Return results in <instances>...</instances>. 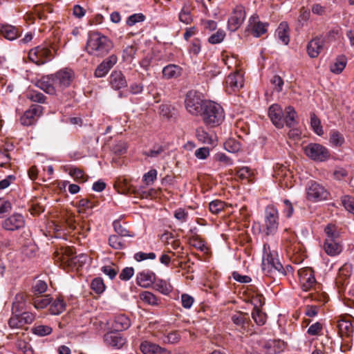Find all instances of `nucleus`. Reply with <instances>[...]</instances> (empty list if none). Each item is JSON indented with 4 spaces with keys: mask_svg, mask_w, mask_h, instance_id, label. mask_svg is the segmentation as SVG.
Here are the masks:
<instances>
[{
    "mask_svg": "<svg viewBox=\"0 0 354 354\" xmlns=\"http://www.w3.org/2000/svg\"><path fill=\"white\" fill-rule=\"evenodd\" d=\"M113 48L112 41L99 32H90L88 35L86 51L91 55L104 57Z\"/></svg>",
    "mask_w": 354,
    "mask_h": 354,
    "instance_id": "1",
    "label": "nucleus"
},
{
    "mask_svg": "<svg viewBox=\"0 0 354 354\" xmlns=\"http://www.w3.org/2000/svg\"><path fill=\"white\" fill-rule=\"evenodd\" d=\"M204 123L214 127L220 125L225 118L224 110L222 106L212 101H206L201 114Z\"/></svg>",
    "mask_w": 354,
    "mask_h": 354,
    "instance_id": "2",
    "label": "nucleus"
},
{
    "mask_svg": "<svg viewBox=\"0 0 354 354\" xmlns=\"http://www.w3.org/2000/svg\"><path fill=\"white\" fill-rule=\"evenodd\" d=\"M262 269L266 274L277 272L284 276L286 274V269L278 259L277 252L271 251L270 246L267 244L263 245Z\"/></svg>",
    "mask_w": 354,
    "mask_h": 354,
    "instance_id": "3",
    "label": "nucleus"
},
{
    "mask_svg": "<svg viewBox=\"0 0 354 354\" xmlns=\"http://www.w3.org/2000/svg\"><path fill=\"white\" fill-rule=\"evenodd\" d=\"M283 246L290 257L295 256V261H301L303 260L302 245L297 241V236L294 233L286 232L283 237Z\"/></svg>",
    "mask_w": 354,
    "mask_h": 354,
    "instance_id": "4",
    "label": "nucleus"
},
{
    "mask_svg": "<svg viewBox=\"0 0 354 354\" xmlns=\"http://www.w3.org/2000/svg\"><path fill=\"white\" fill-rule=\"evenodd\" d=\"M305 155L317 162H324L330 158L329 150L318 143H310L304 147Z\"/></svg>",
    "mask_w": 354,
    "mask_h": 354,
    "instance_id": "5",
    "label": "nucleus"
},
{
    "mask_svg": "<svg viewBox=\"0 0 354 354\" xmlns=\"http://www.w3.org/2000/svg\"><path fill=\"white\" fill-rule=\"evenodd\" d=\"M205 102L196 91H190L187 93L185 100L186 110L193 115H201Z\"/></svg>",
    "mask_w": 354,
    "mask_h": 354,
    "instance_id": "6",
    "label": "nucleus"
},
{
    "mask_svg": "<svg viewBox=\"0 0 354 354\" xmlns=\"http://www.w3.org/2000/svg\"><path fill=\"white\" fill-rule=\"evenodd\" d=\"M279 213L277 208L272 205L266 209L265 223L263 231L266 235L274 234L279 226Z\"/></svg>",
    "mask_w": 354,
    "mask_h": 354,
    "instance_id": "7",
    "label": "nucleus"
},
{
    "mask_svg": "<svg viewBox=\"0 0 354 354\" xmlns=\"http://www.w3.org/2000/svg\"><path fill=\"white\" fill-rule=\"evenodd\" d=\"M52 52L46 46H38L30 50L28 53V59L32 63L40 66L51 59Z\"/></svg>",
    "mask_w": 354,
    "mask_h": 354,
    "instance_id": "8",
    "label": "nucleus"
},
{
    "mask_svg": "<svg viewBox=\"0 0 354 354\" xmlns=\"http://www.w3.org/2000/svg\"><path fill=\"white\" fill-rule=\"evenodd\" d=\"M307 198L308 200L317 202L328 198V192L324 186L317 182L311 181L306 188Z\"/></svg>",
    "mask_w": 354,
    "mask_h": 354,
    "instance_id": "9",
    "label": "nucleus"
},
{
    "mask_svg": "<svg viewBox=\"0 0 354 354\" xmlns=\"http://www.w3.org/2000/svg\"><path fill=\"white\" fill-rule=\"evenodd\" d=\"M53 75L59 91L69 86L75 78L74 72L68 68L61 69Z\"/></svg>",
    "mask_w": 354,
    "mask_h": 354,
    "instance_id": "10",
    "label": "nucleus"
},
{
    "mask_svg": "<svg viewBox=\"0 0 354 354\" xmlns=\"http://www.w3.org/2000/svg\"><path fill=\"white\" fill-rule=\"evenodd\" d=\"M245 18V10L243 6H236L232 10L227 21V27L230 31L234 32L239 29Z\"/></svg>",
    "mask_w": 354,
    "mask_h": 354,
    "instance_id": "11",
    "label": "nucleus"
},
{
    "mask_svg": "<svg viewBox=\"0 0 354 354\" xmlns=\"http://www.w3.org/2000/svg\"><path fill=\"white\" fill-rule=\"evenodd\" d=\"M88 257L85 254H80L79 255H74L72 248H66L63 254L62 261L67 263L70 266H75L79 268L83 266L88 261Z\"/></svg>",
    "mask_w": 354,
    "mask_h": 354,
    "instance_id": "12",
    "label": "nucleus"
},
{
    "mask_svg": "<svg viewBox=\"0 0 354 354\" xmlns=\"http://www.w3.org/2000/svg\"><path fill=\"white\" fill-rule=\"evenodd\" d=\"M299 282L304 291L310 290L316 285L313 270L310 268H304L298 270Z\"/></svg>",
    "mask_w": 354,
    "mask_h": 354,
    "instance_id": "13",
    "label": "nucleus"
},
{
    "mask_svg": "<svg viewBox=\"0 0 354 354\" xmlns=\"http://www.w3.org/2000/svg\"><path fill=\"white\" fill-rule=\"evenodd\" d=\"M42 112V107L40 105L32 104L26 110L20 118V122L23 126H30L34 124L37 119Z\"/></svg>",
    "mask_w": 354,
    "mask_h": 354,
    "instance_id": "14",
    "label": "nucleus"
},
{
    "mask_svg": "<svg viewBox=\"0 0 354 354\" xmlns=\"http://www.w3.org/2000/svg\"><path fill=\"white\" fill-rule=\"evenodd\" d=\"M243 75L240 71L230 74L226 78V91L229 93L238 91L243 86Z\"/></svg>",
    "mask_w": 354,
    "mask_h": 354,
    "instance_id": "15",
    "label": "nucleus"
},
{
    "mask_svg": "<svg viewBox=\"0 0 354 354\" xmlns=\"http://www.w3.org/2000/svg\"><path fill=\"white\" fill-rule=\"evenodd\" d=\"M253 301L255 303V306L252 313V317L254 322L259 326H263L266 322V315L263 313L261 310L258 307L261 306L264 304V298L262 295H257L254 299Z\"/></svg>",
    "mask_w": 354,
    "mask_h": 354,
    "instance_id": "16",
    "label": "nucleus"
},
{
    "mask_svg": "<svg viewBox=\"0 0 354 354\" xmlns=\"http://www.w3.org/2000/svg\"><path fill=\"white\" fill-rule=\"evenodd\" d=\"M25 220L24 216L19 214H13L5 219L2 223V227L8 231H15L24 227Z\"/></svg>",
    "mask_w": 354,
    "mask_h": 354,
    "instance_id": "17",
    "label": "nucleus"
},
{
    "mask_svg": "<svg viewBox=\"0 0 354 354\" xmlns=\"http://www.w3.org/2000/svg\"><path fill=\"white\" fill-rule=\"evenodd\" d=\"M268 115L272 124L277 128H282L284 126V111L282 108L277 104L269 107Z\"/></svg>",
    "mask_w": 354,
    "mask_h": 354,
    "instance_id": "18",
    "label": "nucleus"
},
{
    "mask_svg": "<svg viewBox=\"0 0 354 354\" xmlns=\"http://www.w3.org/2000/svg\"><path fill=\"white\" fill-rule=\"evenodd\" d=\"M36 85L49 95H55L59 91L53 74L42 77L37 81Z\"/></svg>",
    "mask_w": 354,
    "mask_h": 354,
    "instance_id": "19",
    "label": "nucleus"
},
{
    "mask_svg": "<svg viewBox=\"0 0 354 354\" xmlns=\"http://www.w3.org/2000/svg\"><path fill=\"white\" fill-rule=\"evenodd\" d=\"M118 58L116 55H111L105 59L101 64L96 68L94 75L96 77H104L111 68L117 63Z\"/></svg>",
    "mask_w": 354,
    "mask_h": 354,
    "instance_id": "20",
    "label": "nucleus"
},
{
    "mask_svg": "<svg viewBox=\"0 0 354 354\" xmlns=\"http://www.w3.org/2000/svg\"><path fill=\"white\" fill-rule=\"evenodd\" d=\"M267 26L268 24L260 21L257 15H252L249 19L248 27L251 30L252 34L256 37H259L265 34L267 31Z\"/></svg>",
    "mask_w": 354,
    "mask_h": 354,
    "instance_id": "21",
    "label": "nucleus"
},
{
    "mask_svg": "<svg viewBox=\"0 0 354 354\" xmlns=\"http://www.w3.org/2000/svg\"><path fill=\"white\" fill-rule=\"evenodd\" d=\"M285 342L280 339H270L265 342L263 349L265 354H278L285 348Z\"/></svg>",
    "mask_w": 354,
    "mask_h": 354,
    "instance_id": "22",
    "label": "nucleus"
},
{
    "mask_svg": "<svg viewBox=\"0 0 354 354\" xmlns=\"http://www.w3.org/2000/svg\"><path fill=\"white\" fill-rule=\"evenodd\" d=\"M140 350L143 354H171L169 350L148 341L141 343Z\"/></svg>",
    "mask_w": 354,
    "mask_h": 354,
    "instance_id": "23",
    "label": "nucleus"
},
{
    "mask_svg": "<svg viewBox=\"0 0 354 354\" xmlns=\"http://www.w3.org/2000/svg\"><path fill=\"white\" fill-rule=\"evenodd\" d=\"M324 45V40L321 37H316L312 39L307 46V52L310 57H318L322 51Z\"/></svg>",
    "mask_w": 354,
    "mask_h": 354,
    "instance_id": "24",
    "label": "nucleus"
},
{
    "mask_svg": "<svg viewBox=\"0 0 354 354\" xmlns=\"http://www.w3.org/2000/svg\"><path fill=\"white\" fill-rule=\"evenodd\" d=\"M109 83L111 87L115 90L126 87L127 85L124 75L119 71H113L111 73L109 77Z\"/></svg>",
    "mask_w": 354,
    "mask_h": 354,
    "instance_id": "25",
    "label": "nucleus"
},
{
    "mask_svg": "<svg viewBox=\"0 0 354 354\" xmlns=\"http://www.w3.org/2000/svg\"><path fill=\"white\" fill-rule=\"evenodd\" d=\"M137 283L143 288L150 287L156 281V275L151 271H142L137 274Z\"/></svg>",
    "mask_w": 354,
    "mask_h": 354,
    "instance_id": "26",
    "label": "nucleus"
},
{
    "mask_svg": "<svg viewBox=\"0 0 354 354\" xmlns=\"http://www.w3.org/2000/svg\"><path fill=\"white\" fill-rule=\"evenodd\" d=\"M115 187L118 189V192L122 194H130L132 193L138 194V192L132 187L129 181L123 177L118 178Z\"/></svg>",
    "mask_w": 354,
    "mask_h": 354,
    "instance_id": "27",
    "label": "nucleus"
},
{
    "mask_svg": "<svg viewBox=\"0 0 354 354\" xmlns=\"http://www.w3.org/2000/svg\"><path fill=\"white\" fill-rule=\"evenodd\" d=\"M131 326L129 318L124 315H118L114 317L112 328L116 331H123Z\"/></svg>",
    "mask_w": 354,
    "mask_h": 354,
    "instance_id": "28",
    "label": "nucleus"
},
{
    "mask_svg": "<svg viewBox=\"0 0 354 354\" xmlns=\"http://www.w3.org/2000/svg\"><path fill=\"white\" fill-rule=\"evenodd\" d=\"M324 249L327 254L335 256L342 251V246L337 239H326Z\"/></svg>",
    "mask_w": 354,
    "mask_h": 354,
    "instance_id": "29",
    "label": "nucleus"
},
{
    "mask_svg": "<svg viewBox=\"0 0 354 354\" xmlns=\"http://www.w3.org/2000/svg\"><path fill=\"white\" fill-rule=\"evenodd\" d=\"M1 34L7 39L12 41L18 38L21 32L20 30L11 25H3L0 29Z\"/></svg>",
    "mask_w": 354,
    "mask_h": 354,
    "instance_id": "30",
    "label": "nucleus"
},
{
    "mask_svg": "<svg viewBox=\"0 0 354 354\" xmlns=\"http://www.w3.org/2000/svg\"><path fill=\"white\" fill-rule=\"evenodd\" d=\"M276 35L283 44L287 45L289 43V27L286 22H282L279 24L276 30Z\"/></svg>",
    "mask_w": 354,
    "mask_h": 354,
    "instance_id": "31",
    "label": "nucleus"
},
{
    "mask_svg": "<svg viewBox=\"0 0 354 354\" xmlns=\"http://www.w3.org/2000/svg\"><path fill=\"white\" fill-rule=\"evenodd\" d=\"M347 64V58L345 55H339L334 63L330 66V71L335 74L341 73L345 68Z\"/></svg>",
    "mask_w": 354,
    "mask_h": 354,
    "instance_id": "32",
    "label": "nucleus"
},
{
    "mask_svg": "<svg viewBox=\"0 0 354 354\" xmlns=\"http://www.w3.org/2000/svg\"><path fill=\"white\" fill-rule=\"evenodd\" d=\"M297 112L295 109L288 106L284 111V124L288 127H294L297 124Z\"/></svg>",
    "mask_w": 354,
    "mask_h": 354,
    "instance_id": "33",
    "label": "nucleus"
},
{
    "mask_svg": "<svg viewBox=\"0 0 354 354\" xmlns=\"http://www.w3.org/2000/svg\"><path fill=\"white\" fill-rule=\"evenodd\" d=\"M338 328L342 336L350 337L353 331L351 321L344 319L338 322Z\"/></svg>",
    "mask_w": 354,
    "mask_h": 354,
    "instance_id": "34",
    "label": "nucleus"
},
{
    "mask_svg": "<svg viewBox=\"0 0 354 354\" xmlns=\"http://www.w3.org/2000/svg\"><path fill=\"white\" fill-rule=\"evenodd\" d=\"M180 74V68L176 65L170 64L162 70V75L167 79L177 77Z\"/></svg>",
    "mask_w": 354,
    "mask_h": 354,
    "instance_id": "35",
    "label": "nucleus"
},
{
    "mask_svg": "<svg viewBox=\"0 0 354 354\" xmlns=\"http://www.w3.org/2000/svg\"><path fill=\"white\" fill-rule=\"evenodd\" d=\"M154 283L155 290L163 295H167L172 291L173 288L171 285L165 280L158 279Z\"/></svg>",
    "mask_w": 354,
    "mask_h": 354,
    "instance_id": "36",
    "label": "nucleus"
},
{
    "mask_svg": "<svg viewBox=\"0 0 354 354\" xmlns=\"http://www.w3.org/2000/svg\"><path fill=\"white\" fill-rule=\"evenodd\" d=\"M62 221L67 226L68 230H75L77 228L75 215L71 212H66L62 214Z\"/></svg>",
    "mask_w": 354,
    "mask_h": 354,
    "instance_id": "37",
    "label": "nucleus"
},
{
    "mask_svg": "<svg viewBox=\"0 0 354 354\" xmlns=\"http://www.w3.org/2000/svg\"><path fill=\"white\" fill-rule=\"evenodd\" d=\"M69 175L72 176L75 180L84 183L88 180V176L83 170L77 167H72L69 170Z\"/></svg>",
    "mask_w": 354,
    "mask_h": 354,
    "instance_id": "38",
    "label": "nucleus"
},
{
    "mask_svg": "<svg viewBox=\"0 0 354 354\" xmlns=\"http://www.w3.org/2000/svg\"><path fill=\"white\" fill-rule=\"evenodd\" d=\"M232 206L230 204H226L221 200L212 201L209 204V211L215 214H218L220 212L224 210L227 207Z\"/></svg>",
    "mask_w": 354,
    "mask_h": 354,
    "instance_id": "39",
    "label": "nucleus"
},
{
    "mask_svg": "<svg viewBox=\"0 0 354 354\" xmlns=\"http://www.w3.org/2000/svg\"><path fill=\"white\" fill-rule=\"evenodd\" d=\"M66 304L62 299H55L50 306V312L52 315H59L65 310Z\"/></svg>",
    "mask_w": 354,
    "mask_h": 354,
    "instance_id": "40",
    "label": "nucleus"
},
{
    "mask_svg": "<svg viewBox=\"0 0 354 354\" xmlns=\"http://www.w3.org/2000/svg\"><path fill=\"white\" fill-rule=\"evenodd\" d=\"M52 301L49 295L37 296L34 298L33 304L37 309H43L46 308Z\"/></svg>",
    "mask_w": 354,
    "mask_h": 354,
    "instance_id": "41",
    "label": "nucleus"
},
{
    "mask_svg": "<svg viewBox=\"0 0 354 354\" xmlns=\"http://www.w3.org/2000/svg\"><path fill=\"white\" fill-rule=\"evenodd\" d=\"M97 205V202L90 198H82L80 200L78 205V212L83 213L86 209H93Z\"/></svg>",
    "mask_w": 354,
    "mask_h": 354,
    "instance_id": "42",
    "label": "nucleus"
},
{
    "mask_svg": "<svg viewBox=\"0 0 354 354\" xmlns=\"http://www.w3.org/2000/svg\"><path fill=\"white\" fill-rule=\"evenodd\" d=\"M344 142L343 135L336 130H333L330 133V143L335 147H341Z\"/></svg>",
    "mask_w": 354,
    "mask_h": 354,
    "instance_id": "43",
    "label": "nucleus"
},
{
    "mask_svg": "<svg viewBox=\"0 0 354 354\" xmlns=\"http://www.w3.org/2000/svg\"><path fill=\"white\" fill-rule=\"evenodd\" d=\"M140 297L141 300L149 305L158 306L159 304L158 299L151 292L144 291L140 295Z\"/></svg>",
    "mask_w": 354,
    "mask_h": 354,
    "instance_id": "44",
    "label": "nucleus"
},
{
    "mask_svg": "<svg viewBox=\"0 0 354 354\" xmlns=\"http://www.w3.org/2000/svg\"><path fill=\"white\" fill-rule=\"evenodd\" d=\"M109 245L115 250H121L124 248V243L122 238L118 235H111L109 239Z\"/></svg>",
    "mask_w": 354,
    "mask_h": 354,
    "instance_id": "45",
    "label": "nucleus"
},
{
    "mask_svg": "<svg viewBox=\"0 0 354 354\" xmlns=\"http://www.w3.org/2000/svg\"><path fill=\"white\" fill-rule=\"evenodd\" d=\"M26 97L32 102L38 103H44L46 99L43 93L37 91H29L26 93Z\"/></svg>",
    "mask_w": 354,
    "mask_h": 354,
    "instance_id": "46",
    "label": "nucleus"
},
{
    "mask_svg": "<svg viewBox=\"0 0 354 354\" xmlns=\"http://www.w3.org/2000/svg\"><path fill=\"white\" fill-rule=\"evenodd\" d=\"M310 124L314 131L318 135L322 136L324 133L320 120L314 113L310 114Z\"/></svg>",
    "mask_w": 354,
    "mask_h": 354,
    "instance_id": "47",
    "label": "nucleus"
},
{
    "mask_svg": "<svg viewBox=\"0 0 354 354\" xmlns=\"http://www.w3.org/2000/svg\"><path fill=\"white\" fill-rule=\"evenodd\" d=\"M179 20L185 24H189L192 23L193 19L189 7L186 6H183L179 13Z\"/></svg>",
    "mask_w": 354,
    "mask_h": 354,
    "instance_id": "48",
    "label": "nucleus"
},
{
    "mask_svg": "<svg viewBox=\"0 0 354 354\" xmlns=\"http://www.w3.org/2000/svg\"><path fill=\"white\" fill-rule=\"evenodd\" d=\"M341 202L345 209L354 215V198L345 195L341 198Z\"/></svg>",
    "mask_w": 354,
    "mask_h": 354,
    "instance_id": "49",
    "label": "nucleus"
},
{
    "mask_svg": "<svg viewBox=\"0 0 354 354\" xmlns=\"http://www.w3.org/2000/svg\"><path fill=\"white\" fill-rule=\"evenodd\" d=\"M16 347L23 354H34V350L31 345L24 340H18L16 342Z\"/></svg>",
    "mask_w": 354,
    "mask_h": 354,
    "instance_id": "50",
    "label": "nucleus"
},
{
    "mask_svg": "<svg viewBox=\"0 0 354 354\" xmlns=\"http://www.w3.org/2000/svg\"><path fill=\"white\" fill-rule=\"evenodd\" d=\"M224 147L229 152L236 153L241 149V145L236 140L230 138L225 142Z\"/></svg>",
    "mask_w": 354,
    "mask_h": 354,
    "instance_id": "51",
    "label": "nucleus"
},
{
    "mask_svg": "<svg viewBox=\"0 0 354 354\" xmlns=\"http://www.w3.org/2000/svg\"><path fill=\"white\" fill-rule=\"evenodd\" d=\"M52 331V328L46 325H38L32 328V333L34 334L41 337L50 335Z\"/></svg>",
    "mask_w": 354,
    "mask_h": 354,
    "instance_id": "52",
    "label": "nucleus"
},
{
    "mask_svg": "<svg viewBox=\"0 0 354 354\" xmlns=\"http://www.w3.org/2000/svg\"><path fill=\"white\" fill-rule=\"evenodd\" d=\"M136 49L133 46H127L122 53V58L124 62H131L136 54Z\"/></svg>",
    "mask_w": 354,
    "mask_h": 354,
    "instance_id": "53",
    "label": "nucleus"
},
{
    "mask_svg": "<svg viewBox=\"0 0 354 354\" xmlns=\"http://www.w3.org/2000/svg\"><path fill=\"white\" fill-rule=\"evenodd\" d=\"M180 339V335L178 331H172L164 335L162 341L167 344H176Z\"/></svg>",
    "mask_w": 354,
    "mask_h": 354,
    "instance_id": "54",
    "label": "nucleus"
},
{
    "mask_svg": "<svg viewBox=\"0 0 354 354\" xmlns=\"http://www.w3.org/2000/svg\"><path fill=\"white\" fill-rule=\"evenodd\" d=\"M47 283L42 280L37 281L32 286V291L35 295H39L45 292L47 290Z\"/></svg>",
    "mask_w": 354,
    "mask_h": 354,
    "instance_id": "55",
    "label": "nucleus"
},
{
    "mask_svg": "<svg viewBox=\"0 0 354 354\" xmlns=\"http://www.w3.org/2000/svg\"><path fill=\"white\" fill-rule=\"evenodd\" d=\"M236 175L241 180H248L253 175V172L248 167L236 169Z\"/></svg>",
    "mask_w": 354,
    "mask_h": 354,
    "instance_id": "56",
    "label": "nucleus"
},
{
    "mask_svg": "<svg viewBox=\"0 0 354 354\" xmlns=\"http://www.w3.org/2000/svg\"><path fill=\"white\" fill-rule=\"evenodd\" d=\"M146 17L142 13H136L130 15L127 19V24L133 26L136 24L142 22L145 20Z\"/></svg>",
    "mask_w": 354,
    "mask_h": 354,
    "instance_id": "57",
    "label": "nucleus"
},
{
    "mask_svg": "<svg viewBox=\"0 0 354 354\" xmlns=\"http://www.w3.org/2000/svg\"><path fill=\"white\" fill-rule=\"evenodd\" d=\"M91 288L97 293H102L105 289L104 281L100 278H95L91 282Z\"/></svg>",
    "mask_w": 354,
    "mask_h": 354,
    "instance_id": "58",
    "label": "nucleus"
},
{
    "mask_svg": "<svg viewBox=\"0 0 354 354\" xmlns=\"http://www.w3.org/2000/svg\"><path fill=\"white\" fill-rule=\"evenodd\" d=\"M324 231L327 236L326 239H337L339 234L337 230V227L335 225H327L326 227H325Z\"/></svg>",
    "mask_w": 354,
    "mask_h": 354,
    "instance_id": "59",
    "label": "nucleus"
},
{
    "mask_svg": "<svg viewBox=\"0 0 354 354\" xmlns=\"http://www.w3.org/2000/svg\"><path fill=\"white\" fill-rule=\"evenodd\" d=\"M114 230L120 236H131L129 231L121 224L120 221H115L113 223Z\"/></svg>",
    "mask_w": 354,
    "mask_h": 354,
    "instance_id": "60",
    "label": "nucleus"
},
{
    "mask_svg": "<svg viewBox=\"0 0 354 354\" xmlns=\"http://www.w3.org/2000/svg\"><path fill=\"white\" fill-rule=\"evenodd\" d=\"M8 325L11 328H20L24 326L19 315L12 316L8 320Z\"/></svg>",
    "mask_w": 354,
    "mask_h": 354,
    "instance_id": "61",
    "label": "nucleus"
},
{
    "mask_svg": "<svg viewBox=\"0 0 354 354\" xmlns=\"http://www.w3.org/2000/svg\"><path fill=\"white\" fill-rule=\"evenodd\" d=\"M157 178V171L156 169H151L143 176V182L146 185H152Z\"/></svg>",
    "mask_w": 354,
    "mask_h": 354,
    "instance_id": "62",
    "label": "nucleus"
},
{
    "mask_svg": "<svg viewBox=\"0 0 354 354\" xmlns=\"http://www.w3.org/2000/svg\"><path fill=\"white\" fill-rule=\"evenodd\" d=\"M165 151L164 147L162 145H156L153 146L152 149L149 150L148 151H145L144 155L147 157H157L160 153H162Z\"/></svg>",
    "mask_w": 354,
    "mask_h": 354,
    "instance_id": "63",
    "label": "nucleus"
},
{
    "mask_svg": "<svg viewBox=\"0 0 354 354\" xmlns=\"http://www.w3.org/2000/svg\"><path fill=\"white\" fill-rule=\"evenodd\" d=\"M225 36V34L222 30H218L216 32L212 35L209 39L208 41L210 44H216L221 42L224 37Z\"/></svg>",
    "mask_w": 354,
    "mask_h": 354,
    "instance_id": "64",
    "label": "nucleus"
}]
</instances>
